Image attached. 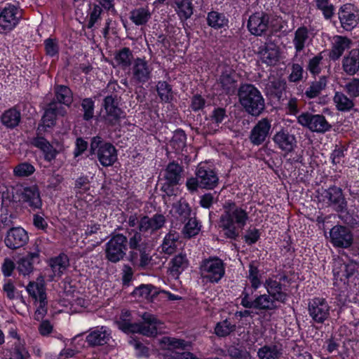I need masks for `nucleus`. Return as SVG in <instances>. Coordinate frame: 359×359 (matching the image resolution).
I'll use <instances>...</instances> for the list:
<instances>
[{
    "mask_svg": "<svg viewBox=\"0 0 359 359\" xmlns=\"http://www.w3.org/2000/svg\"><path fill=\"white\" fill-rule=\"evenodd\" d=\"M271 130V121L268 118L259 120L251 129L249 140L253 146L263 144L269 137Z\"/></svg>",
    "mask_w": 359,
    "mask_h": 359,
    "instance_id": "aec40b11",
    "label": "nucleus"
},
{
    "mask_svg": "<svg viewBox=\"0 0 359 359\" xmlns=\"http://www.w3.org/2000/svg\"><path fill=\"white\" fill-rule=\"evenodd\" d=\"M36 169L34 166L27 161L19 163L13 168V175L16 177H27L33 175Z\"/></svg>",
    "mask_w": 359,
    "mask_h": 359,
    "instance_id": "680f3d73",
    "label": "nucleus"
},
{
    "mask_svg": "<svg viewBox=\"0 0 359 359\" xmlns=\"http://www.w3.org/2000/svg\"><path fill=\"white\" fill-rule=\"evenodd\" d=\"M342 69L349 76H353L359 72V49L353 48L344 57Z\"/></svg>",
    "mask_w": 359,
    "mask_h": 359,
    "instance_id": "7c9ffc66",
    "label": "nucleus"
},
{
    "mask_svg": "<svg viewBox=\"0 0 359 359\" xmlns=\"http://www.w3.org/2000/svg\"><path fill=\"white\" fill-rule=\"evenodd\" d=\"M323 60V52L318 53L313 57L310 58L308 61L306 66V70L311 74V75L316 78L322 72V61Z\"/></svg>",
    "mask_w": 359,
    "mask_h": 359,
    "instance_id": "13d9d810",
    "label": "nucleus"
},
{
    "mask_svg": "<svg viewBox=\"0 0 359 359\" xmlns=\"http://www.w3.org/2000/svg\"><path fill=\"white\" fill-rule=\"evenodd\" d=\"M187 135L184 130L178 128L173 133L172 137L170 142V147L176 151H182L186 146Z\"/></svg>",
    "mask_w": 359,
    "mask_h": 359,
    "instance_id": "3c124183",
    "label": "nucleus"
},
{
    "mask_svg": "<svg viewBox=\"0 0 359 359\" xmlns=\"http://www.w3.org/2000/svg\"><path fill=\"white\" fill-rule=\"evenodd\" d=\"M333 39L328 56L330 60L336 62L340 59L346 50L350 48L352 41L348 37L341 35H336Z\"/></svg>",
    "mask_w": 359,
    "mask_h": 359,
    "instance_id": "cd10ccee",
    "label": "nucleus"
},
{
    "mask_svg": "<svg viewBox=\"0 0 359 359\" xmlns=\"http://www.w3.org/2000/svg\"><path fill=\"white\" fill-rule=\"evenodd\" d=\"M15 216L13 213H1L0 214V236L7 231L13 224V219Z\"/></svg>",
    "mask_w": 359,
    "mask_h": 359,
    "instance_id": "338daca9",
    "label": "nucleus"
},
{
    "mask_svg": "<svg viewBox=\"0 0 359 359\" xmlns=\"http://www.w3.org/2000/svg\"><path fill=\"white\" fill-rule=\"evenodd\" d=\"M309 39V31L306 26L302 25L295 30L292 43L296 53H301L304 50Z\"/></svg>",
    "mask_w": 359,
    "mask_h": 359,
    "instance_id": "c9c22d12",
    "label": "nucleus"
},
{
    "mask_svg": "<svg viewBox=\"0 0 359 359\" xmlns=\"http://www.w3.org/2000/svg\"><path fill=\"white\" fill-rule=\"evenodd\" d=\"M133 54L128 47H123L114 54V60L123 69L128 68L133 65Z\"/></svg>",
    "mask_w": 359,
    "mask_h": 359,
    "instance_id": "a18cd8bd",
    "label": "nucleus"
},
{
    "mask_svg": "<svg viewBox=\"0 0 359 359\" xmlns=\"http://www.w3.org/2000/svg\"><path fill=\"white\" fill-rule=\"evenodd\" d=\"M201 277L207 283H218L225 275V264L217 256L203 259L200 266Z\"/></svg>",
    "mask_w": 359,
    "mask_h": 359,
    "instance_id": "6e6552de",
    "label": "nucleus"
},
{
    "mask_svg": "<svg viewBox=\"0 0 359 359\" xmlns=\"http://www.w3.org/2000/svg\"><path fill=\"white\" fill-rule=\"evenodd\" d=\"M327 83V79L325 76H320L318 81L311 82L309 87L303 93L302 97L309 100L318 97L322 90L326 88Z\"/></svg>",
    "mask_w": 359,
    "mask_h": 359,
    "instance_id": "ea45409f",
    "label": "nucleus"
},
{
    "mask_svg": "<svg viewBox=\"0 0 359 359\" xmlns=\"http://www.w3.org/2000/svg\"><path fill=\"white\" fill-rule=\"evenodd\" d=\"M224 211L218 222L219 228L224 237L231 241H237L240 231L244 229L249 219V215L245 208L234 201H226L223 205Z\"/></svg>",
    "mask_w": 359,
    "mask_h": 359,
    "instance_id": "f257e3e1",
    "label": "nucleus"
},
{
    "mask_svg": "<svg viewBox=\"0 0 359 359\" xmlns=\"http://www.w3.org/2000/svg\"><path fill=\"white\" fill-rule=\"evenodd\" d=\"M174 4L172 6L181 21L187 20L193 15L194 6L191 0H175Z\"/></svg>",
    "mask_w": 359,
    "mask_h": 359,
    "instance_id": "e433bc0d",
    "label": "nucleus"
},
{
    "mask_svg": "<svg viewBox=\"0 0 359 359\" xmlns=\"http://www.w3.org/2000/svg\"><path fill=\"white\" fill-rule=\"evenodd\" d=\"M184 167L175 161L168 163L159 178L161 191L170 197L176 196L178 187L184 180Z\"/></svg>",
    "mask_w": 359,
    "mask_h": 359,
    "instance_id": "39448f33",
    "label": "nucleus"
},
{
    "mask_svg": "<svg viewBox=\"0 0 359 359\" xmlns=\"http://www.w3.org/2000/svg\"><path fill=\"white\" fill-rule=\"evenodd\" d=\"M219 183L217 170L206 163H200L195 170V176L189 177L186 180L187 191L196 194L198 189L213 190Z\"/></svg>",
    "mask_w": 359,
    "mask_h": 359,
    "instance_id": "7ed1b4c3",
    "label": "nucleus"
},
{
    "mask_svg": "<svg viewBox=\"0 0 359 359\" xmlns=\"http://www.w3.org/2000/svg\"><path fill=\"white\" fill-rule=\"evenodd\" d=\"M315 6L321 11L325 20H330L334 15L335 6L330 0H315Z\"/></svg>",
    "mask_w": 359,
    "mask_h": 359,
    "instance_id": "603ef678",
    "label": "nucleus"
},
{
    "mask_svg": "<svg viewBox=\"0 0 359 359\" xmlns=\"http://www.w3.org/2000/svg\"><path fill=\"white\" fill-rule=\"evenodd\" d=\"M15 194L22 208L29 212L42 210L43 203L36 184L21 183L17 185Z\"/></svg>",
    "mask_w": 359,
    "mask_h": 359,
    "instance_id": "0eeeda50",
    "label": "nucleus"
},
{
    "mask_svg": "<svg viewBox=\"0 0 359 359\" xmlns=\"http://www.w3.org/2000/svg\"><path fill=\"white\" fill-rule=\"evenodd\" d=\"M53 92L54 97L50 102H54L57 107H71L73 102V92L68 86L55 84Z\"/></svg>",
    "mask_w": 359,
    "mask_h": 359,
    "instance_id": "c756f323",
    "label": "nucleus"
},
{
    "mask_svg": "<svg viewBox=\"0 0 359 359\" xmlns=\"http://www.w3.org/2000/svg\"><path fill=\"white\" fill-rule=\"evenodd\" d=\"M219 81L223 90L230 92L231 89L235 88L237 82L235 79V72L223 71L219 76Z\"/></svg>",
    "mask_w": 359,
    "mask_h": 359,
    "instance_id": "4d7b16f0",
    "label": "nucleus"
},
{
    "mask_svg": "<svg viewBox=\"0 0 359 359\" xmlns=\"http://www.w3.org/2000/svg\"><path fill=\"white\" fill-rule=\"evenodd\" d=\"M182 230L183 237L186 239H191L196 236L201 230L202 224L199 219H197L196 213L194 217H189L186 222Z\"/></svg>",
    "mask_w": 359,
    "mask_h": 359,
    "instance_id": "f704fd0d",
    "label": "nucleus"
},
{
    "mask_svg": "<svg viewBox=\"0 0 359 359\" xmlns=\"http://www.w3.org/2000/svg\"><path fill=\"white\" fill-rule=\"evenodd\" d=\"M165 222V217L161 213H156L151 217L143 215L140 218L137 228L140 229V231L152 234L161 229Z\"/></svg>",
    "mask_w": 359,
    "mask_h": 359,
    "instance_id": "5701e85b",
    "label": "nucleus"
},
{
    "mask_svg": "<svg viewBox=\"0 0 359 359\" xmlns=\"http://www.w3.org/2000/svg\"><path fill=\"white\" fill-rule=\"evenodd\" d=\"M206 22L210 27L215 30L226 29L229 27V20L225 14L216 11L208 13Z\"/></svg>",
    "mask_w": 359,
    "mask_h": 359,
    "instance_id": "473e14b6",
    "label": "nucleus"
},
{
    "mask_svg": "<svg viewBox=\"0 0 359 359\" xmlns=\"http://www.w3.org/2000/svg\"><path fill=\"white\" fill-rule=\"evenodd\" d=\"M151 15L148 6L140 7L130 11V19L135 25L142 26L145 25L149 22Z\"/></svg>",
    "mask_w": 359,
    "mask_h": 359,
    "instance_id": "37998d69",
    "label": "nucleus"
},
{
    "mask_svg": "<svg viewBox=\"0 0 359 359\" xmlns=\"http://www.w3.org/2000/svg\"><path fill=\"white\" fill-rule=\"evenodd\" d=\"M341 219L348 226L355 229L359 227V216L354 210H344L340 212Z\"/></svg>",
    "mask_w": 359,
    "mask_h": 359,
    "instance_id": "69168bd1",
    "label": "nucleus"
},
{
    "mask_svg": "<svg viewBox=\"0 0 359 359\" xmlns=\"http://www.w3.org/2000/svg\"><path fill=\"white\" fill-rule=\"evenodd\" d=\"M260 60L268 66H274L279 61V50L273 43H264L257 48Z\"/></svg>",
    "mask_w": 359,
    "mask_h": 359,
    "instance_id": "bb28decb",
    "label": "nucleus"
},
{
    "mask_svg": "<svg viewBox=\"0 0 359 359\" xmlns=\"http://www.w3.org/2000/svg\"><path fill=\"white\" fill-rule=\"evenodd\" d=\"M275 302L269 294L257 295L252 302L251 309L262 311L275 310L277 309Z\"/></svg>",
    "mask_w": 359,
    "mask_h": 359,
    "instance_id": "58836bf2",
    "label": "nucleus"
},
{
    "mask_svg": "<svg viewBox=\"0 0 359 359\" xmlns=\"http://www.w3.org/2000/svg\"><path fill=\"white\" fill-rule=\"evenodd\" d=\"M269 296L275 301L282 304H286L289 294L285 292V286L280 281L268 278L264 283Z\"/></svg>",
    "mask_w": 359,
    "mask_h": 359,
    "instance_id": "a878e982",
    "label": "nucleus"
},
{
    "mask_svg": "<svg viewBox=\"0 0 359 359\" xmlns=\"http://www.w3.org/2000/svg\"><path fill=\"white\" fill-rule=\"evenodd\" d=\"M102 107L105 111L102 116L103 120L109 126L118 125L121 118L125 117L124 111L118 107L116 97L111 95L104 97Z\"/></svg>",
    "mask_w": 359,
    "mask_h": 359,
    "instance_id": "f8f14e48",
    "label": "nucleus"
},
{
    "mask_svg": "<svg viewBox=\"0 0 359 359\" xmlns=\"http://www.w3.org/2000/svg\"><path fill=\"white\" fill-rule=\"evenodd\" d=\"M273 141L277 148L285 152V158L290 155L288 160L291 163L298 162L297 156L292 158L293 151L297 147V140L294 135L290 134L287 130L281 129L273 135Z\"/></svg>",
    "mask_w": 359,
    "mask_h": 359,
    "instance_id": "4468645a",
    "label": "nucleus"
},
{
    "mask_svg": "<svg viewBox=\"0 0 359 359\" xmlns=\"http://www.w3.org/2000/svg\"><path fill=\"white\" fill-rule=\"evenodd\" d=\"M348 150V147L339 143L335 144L334 149L332 151L330 156V159L332 165H337L343 162V159L346 156V153Z\"/></svg>",
    "mask_w": 359,
    "mask_h": 359,
    "instance_id": "e2e57ef3",
    "label": "nucleus"
},
{
    "mask_svg": "<svg viewBox=\"0 0 359 359\" xmlns=\"http://www.w3.org/2000/svg\"><path fill=\"white\" fill-rule=\"evenodd\" d=\"M157 95L162 102L171 103L174 100L172 86L165 81H158L156 84Z\"/></svg>",
    "mask_w": 359,
    "mask_h": 359,
    "instance_id": "79ce46f5",
    "label": "nucleus"
},
{
    "mask_svg": "<svg viewBox=\"0 0 359 359\" xmlns=\"http://www.w3.org/2000/svg\"><path fill=\"white\" fill-rule=\"evenodd\" d=\"M32 144L43 153L46 162L50 163L55 159L58 154L57 149L43 137V135L36 134L32 140Z\"/></svg>",
    "mask_w": 359,
    "mask_h": 359,
    "instance_id": "c85d7f7f",
    "label": "nucleus"
},
{
    "mask_svg": "<svg viewBox=\"0 0 359 359\" xmlns=\"http://www.w3.org/2000/svg\"><path fill=\"white\" fill-rule=\"evenodd\" d=\"M297 121L303 127L317 133H325L330 131L332 128L331 124L323 114L303 112L297 117Z\"/></svg>",
    "mask_w": 359,
    "mask_h": 359,
    "instance_id": "9b49d317",
    "label": "nucleus"
},
{
    "mask_svg": "<svg viewBox=\"0 0 359 359\" xmlns=\"http://www.w3.org/2000/svg\"><path fill=\"white\" fill-rule=\"evenodd\" d=\"M109 340V336L106 331L94 330L86 336V341L90 346H103Z\"/></svg>",
    "mask_w": 359,
    "mask_h": 359,
    "instance_id": "de8ad7c7",
    "label": "nucleus"
},
{
    "mask_svg": "<svg viewBox=\"0 0 359 359\" xmlns=\"http://www.w3.org/2000/svg\"><path fill=\"white\" fill-rule=\"evenodd\" d=\"M40 262V250L37 248L34 252H29L19 259L17 262V270L20 275L28 276L33 272L34 266Z\"/></svg>",
    "mask_w": 359,
    "mask_h": 359,
    "instance_id": "393cba45",
    "label": "nucleus"
},
{
    "mask_svg": "<svg viewBox=\"0 0 359 359\" xmlns=\"http://www.w3.org/2000/svg\"><path fill=\"white\" fill-rule=\"evenodd\" d=\"M269 24V15L264 11L255 12L250 15L247 22L248 31L255 36L266 34Z\"/></svg>",
    "mask_w": 359,
    "mask_h": 359,
    "instance_id": "412c9836",
    "label": "nucleus"
},
{
    "mask_svg": "<svg viewBox=\"0 0 359 359\" xmlns=\"http://www.w3.org/2000/svg\"><path fill=\"white\" fill-rule=\"evenodd\" d=\"M128 248L130 249L127 257L133 266L146 268L150 263L151 257L149 255L150 246L148 239L143 236L140 229H131L127 231Z\"/></svg>",
    "mask_w": 359,
    "mask_h": 359,
    "instance_id": "f03ea898",
    "label": "nucleus"
},
{
    "mask_svg": "<svg viewBox=\"0 0 359 359\" xmlns=\"http://www.w3.org/2000/svg\"><path fill=\"white\" fill-rule=\"evenodd\" d=\"M248 274L247 278L251 284V287L254 290L259 289L262 285V274L260 271L253 262H250L248 266Z\"/></svg>",
    "mask_w": 359,
    "mask_h": 359,
    "instance_id": "8fccbe9b",
    "label": "nucleus"
},
{
    "mask_svg": "<svg viewBox=\"0 0 359 359\" xmlns=\"http://www.w3.org/2000/svg\"><path fill=\"white\" fill-rule=\"evenodd\" d=\"M331 242L334 246L347 248L353 243V234L346 226L336 225L330 231Z\"/></svg>",
    "mask_w": 359,
    "mask_h": 359,
    "instance_id": "4be33fe9",
    "label": "nucleus"
},
{
    "mask_svg": "<svg viewBox=\"0 0 359 359\" xmlns=\"http://www.w3.org/2000/svg\"><path fill=\"white\" fill-rule=\"evenodd\" d=\"M19 8L11 4H6L0 8V27L6 33L13 31L20 22L22 15L18 13Z\"/></svg>",
    "mask_w": 359,
    "mask_h": 359,
    "instance_id": "2eb2a0df",
    "label": "nucleus"
},
{
    "mask_svg": "<svg viewBox=\"0 0 359 359\" xmlns=\"http://www.w3.org/2000/svg\"><path fill=\"white\" fill-rule=\"evenodd\" d=\"M357 8L352 4L341 5L338 10V18L341 27L346 31H351L359 23V15Z\"/></svg>",
    "mask_w": 359,
    "mask_h": 359,
    "instance_id": "a211bd4d",
    "label": "nucleus"
},
{
    "mask_svg": "<svg viewBox=\"0 0 359 359\" xmlns=\"http://www.w3.org/2000/svg\"><path fill=\"white\" fill-rule=\"evenodd\" d=\"M238 97L244 111L252 116H259L265 110L264 99L253 84H242L238 88Z\"/></svg>",
    "mask_w": 359,
    "mask_h": 359,
    "instance_id": "20e7f679",
    "label": "nucleus"
},
{
    "mask_svg": "<svg viewBox=\"0 0 359 359\" xmlns=\"http://www.w3.org/2000/svg\"><path fill=\"white\" fill-rule=\"evenodd\" d=\"M331 307L326 299L315 297L308 303V313L315 323L323 324L330 316Z\"/></svg>",
    "mask_w": 359,
    "mask_h": 359,
    "instance_id": "ddd939ff",
    "label": "nucleus"
},
{
    "mask_svg": "<svg viewBox=\"0 0 359 359\" xmlns=\"http://www.w3.org/2000/svg\"><path fill=\"white\" fill-rule=\"evenodd\" d=\"M334 102L337 109L340 111H349L354 107V102L341 92H336Z\"/></svg>",
    "mask_w": 359,
    "mask_h": 359,
    "instance_id": "5fc2aeb1",
    "label": "nucleus"
},
{
    "mask_svg": "<svg viewBox=\"0 0 359 359\" xmlns=\"http://www.w3.org/2000/svg\"><path fill=\"white\" fill-rule=\"evenodd\" d=\"M228 355L231 359H251L250 353L247 351L245 345L241 343L239 340L237 342H233L226 348Z\"/></svg>",
    "mask_w": 359,
    "mask_h": 359,
    "instance_id": "a19ab883",
    "label": "nucleus"
},
{
    "mask_svg": "<svg viewBox=\"0 0 359 359\" xmlns=\"http://www.w3.org/2000/svg\"><path fill=\"white\" fill-rule=\"evenodd\" d=\"M21 112L16 107H12L5 110L0 116L1 124L7 129H14L21 122Z\"/></svg>",
    "mask_w": 359,
    "mask_h": 359,
    "instance_id": "2f4dec72",
    "label": "nucleus"
},
{
    "mask_svg": "<svg viewBox=\"0 0 359 359\" xmlns=\"http://www.w3.org/2000/svg\"><path fill=\"white\" fill-rule=\"evenodd\" d=\"M281 353L276 344L264 345L258 349L257 356L259 359H277Z\"/></svg>",
    "mask_w": 359,
    "mask_h": 359,
    "instance_id": "052dcab7",
    "label": "nucleus"
},
{
    "mask_svg": "<svg viewBox=\"0 0 359 359\" xmlns=\"http://www.w3.org/2000/svg\"><path fill=\"white\" fill-rule=\"evenodd\" d=\"M236 329V325L232 323L229 319L218 322L215 327V333L219 337H226Z\"/></svg>",
    "mask_w": 359,
    "mask_h": 359,
    "instance_id": "6e6d98bb",
    "label": "nucleus"
},
{
    "mask_svg": "<svg viewBox=\"0 0 359 359\" xmlns=\"http://www.w3.org/2000/svg\"><path fill=\"white\" fill-rule=\"evenodd\" d=\"M4 243L11 250H17L26 245L29 241L27 231L22 226H13L7 230Z\"/></svg>",
    "mask_w": 359,
    "mask_h": 359,
    "instance_id": "6ab92c4d",
    "label": "nucleus"
},
{
    "mask_svg": "<svg viewBox=\"0 0 359 359\" xmlns=\"http://www.w3.org/2000/svg\"><path fill=\"white\" fill-rule=\"evenodd\" d=\"M127 250L128 237L121 233H113L105 244V259L116 264L126 257Z\"/></svg>",
    "mask_w": 359,
    "mask_h": 359,
    "instance_id": "1a4fd4ad",
    "label": "nucleus"
},
{
    "mask_svg": "<svg viewBox=\"0 0 359 359\" xmlns=\"http://www.w3.org/2000/svg\"><path fill=\"white\" fill-rule=\"evenodd\" d=\"M323 201L337 212H342L347 209V201L340 187L332 185L324 189L321 194Z\"/></svg>",
    "mask_w": 359,
    "mask_h": 359,
    "instance_id": "dca6fc26",
    "label": "nucleus"
},
{
    "mask_svg": "<svg viewBox=\"0 0 359 359\" xmlns=\"http://www.w3.org/2000/svg\"><path fill=\"white\" fill-rule=\"evenodd\" d=\"M48 266L50 268L52 274L49 276L50 280L60 278L69 266V259L65 252L52 257L47 260Z\"/></svg>",
    "mask_w": 359,
    "mask_h": 359,
    "instance_id": "b1692460",
    "label": "nucleus"
},
{
    "mask_svg": "<svg viewBox=\"0 0 359 359\" xmlns=\"http://www.w3.org/2000/svg\"><path fill=\"white\" fill-rule=\"evenodd\" d=\"M88 11V20L87 23L88 29H93L95 25L101 20V15L103 13L102 6L95 3H90Z\"/></svg>",
    "mask_w": 359,
    "mask_h": 359,
    "instance_id": "09e8293b",
    "label": "nucleus"
},
{
    "mask_svg": "<svg viewBox=\"0 0 359 359\" xmlns=\"http://www.w3.org/2000/svg\"><path fill=\"white\" fill-rule=\"evenodd\" d=\"M152 69L144 57L134 59L131 67L130 82L135 85L142 86L151 78Z\"/></svg>",
    "mask_w": 359,
    "mask_h": 359,
    "instance_id": "f3484780",
    "label": "nucleus"
},
{
    "mask_svg": "<svg viewBox=\"0 0 359 359\" xmlns=\"http://www.w3.org/2000/svg\"><path fill=\"white\" fill-rule=\"evenodd\" d=\"M67 114L65 107H59L54 102H50L43 108V113L36 127V133L43 135L50 132L56 125L58 117Z\"/></svg>",
    "mask_w": 359,
    "mask_h": 359,
    "instance_id": "9d476101",
    "label": "nucleus"
},
{
    "mask_svg": "<svg viewBox=\"0 0 359 359\" xmlns=\"http://www.w3.org/2000/svg\"><path fill=\"white\" fill-rule=\"evenodd\" d=\"M163 342L168 346V351L165 354H170L171 351H176L175 349L184 351L188 346V342L184 339L174 337L165 338Z\"/></svg>",
    "mask_w": 359,
    "mask_h": 359,
    "instance_id": "0e129e2a",
    "label": "nucleus"
},
{
    "mask_svg": "<svg viewBox=\"0 0 359 359\" xmlns=\"http://www.w3.org/2000/svg\"><path fill=\"white\" fill-rule=\"evenodd\" d=\"M131 295L134 297L143 298L153 301L158 295V292L156 291V287L151 285L141 284L134 289Z\"/></svg>",
    "mask_w": 359,
    "mask_h": 359,
    "instance_id": "c03bdc74",
    "label": "nucleus"
},
{
    "mask_svg": "<svg viewBox=\"0 0 359 359\" xmlns=\"http://www.w3.org/2000/svg\"><path fill=\"white\" fill-rule=\"evenodd\" d=\"M172 216L181 223H184L191 217L192 210L186 200H180L172 204Z\"/></svg>",
    "mask_w": 359,
    "mask_h": 359,
    "instance_id": "72a5a7b5",
    "label": "nucleus"
},
{
    "mask_svg": "<svg viewBox=\"0 0 359 359\" xmlns=\"http://www.w3.org/2000/svg\"><path fill=\"white\" fill-rule=\"evenodd\" d=\"M44 51L46 56L58 58L60 54L59 41L56 37H48L43 41Z\"/></svg>",
    "mask_w": 359,
    "mask_h": 359,
    "instance_id": "864d4df0",
    "label": "nucleus"
},
{
    "mask_svg": "<svg viewBox=\"0 0 359 359\" xmlns=\"http://www.w3.org/2000/svg\"><path fill=\"white\" fill-rule=\"evenodd\" d=\"M88 146L90 147V143L83 137H76L73 150L74 158H76L81 156L88 150Z\"/></svg>",
    "mask_w": 359,
    "mask_h": 359,
    "instance_id": "774afa93",
    "label": "nucleus"
},
{
    "mask_svg": "<svg viewBox=\"0 0 359 359\" xmlns=\"http://www.w3.org/2000/svg\"><path fill=\"white\" fill-rule=\"evenodd\" d=\"M178 240V233L175 231H170L163 238L162 251L168 255L173 254L177 248Z\"/></svg>",
    "mask_w": 359,
    "mask_h": 359,
    "instance_id": "49530a36",
    "label": "nucleus"
},
{
    "mask_svg": "<svg viewBox=\"0 0 359 359\" xmlns=\"http://www.w3.org/2000/svg\"><path fill=\"white\" fill-rule=\"evenodd\" d=\"M169 270L172 276H178L188 266L189 261L185 254L175 255L169 262Z\"/></svg>",
    "mask_w": 359,
    "mask_h": 359,
    "instance_id": "4c0bfd02",
    "label": "nucleus"
},
{
    "mask_svg": "<svg viewBox=\"0 0 359 359\" xmlns=\"http://www.w3.org/2000/svg\"><path fill=\"white\" fill-rule=\"evenodd\" d=\"M88 151L90 156H97L103 167L112 166L118 160V151L115 146L99 135L90 137Z\"/></svg>",
    "mask_w": 359,
    "mask_h": 359,
    "instance_id": "423d86ee",
    "label": "nucleus"
},
{
    "mask_svg": "<svg viewBox=\"0 0 359 359\" xmlns=\"http://www.w3.org/2000/svg\"><path fill=\"white\" fill-rule=\"evenodd\" d=\"M81 107L83 112L82 115L83 120L90 121L95 116V100L92 97H85L81 100Z\"/></svg>",
    "mask_w": 359,
    "mask_h": 359,
    "instance_id": "bf43d9fd",
    "label": "nucleus"
}]
</instances>
